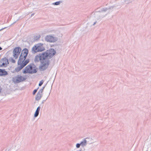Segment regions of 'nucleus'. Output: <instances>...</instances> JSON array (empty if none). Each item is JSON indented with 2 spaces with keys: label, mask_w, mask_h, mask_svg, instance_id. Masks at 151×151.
Here are the masks:
<instances>
[{
  "label": "nucleus",
  "mask_w": 151,
  "mask_h": 151,
  "mask_svg": "<svg viewBox=\"0 0 151 151\" xmlns=\"http://www.w3.org/2000/svg\"><path fill=\"white\" fill-rule=\"evenodd\" d=\"M56 52L53 49H49L41 54L36 56L34 58L35 62L40 61L39 68L41 71L47 69L50 64V59L55 55Z\"/></svg>",
  "instance_id": "f257e3e1"
},
{
  "label": "nucleus",
  "mask_w": 151,
  "mask_h": 151,
  "mask_svg": "<svg viewBox=\"0 0 151 151\" xmlns=\"http://www.w3.org/2000/svg\"><path fill=\"white\" fill-rule=\"evenodd\" d=\"M113 8V7L104 8L99 12H96L93 14H92L90 17L91 23L94 26L96 24L98 20L106 17Z\"/></svg>",
  "instance_id": "f03ea898"
},
{
  "label": "nucleus",
  "mask_w": 151,
  "mask_h": 151,
  "mask_svg": "<svg viewBox=\"0 0 151 151\" xmlns=\"http://www.w3.org/2000/svg\"><path fill=\"white\" fill-rule=\"evenodd\" d=\"M28 52V50L24 49L22 51L18 61V66L15 69L16 71L18 72L29 62L28 60H25Z\"/></svg>",
  "instance_id": "7ed1b4c3"
},
{
  "label": "nucleus",
  "mask_w": 151,
  "mask_h": 151,
  "mask_svg": "<svg viewBox=\"0 0 151 151\" xmlns=\"http://www.w3.org/2000/svg\"><path fill=\"white\" fill-rule=\"evenodd\" d=\"M50 32L52 34L47 35L45 38V40L47 42L55 43L63 36L62 33L59 30H52Z\"/></svg>",
  "instance_id": "20e7f679"
},
{
  "label": "nucleus",
  "mask_w": 151,
  "mask_h": 151,
  "mask_svg": "<svg viewBox=\"0 0 151 151\" xmlns=\"http://www.w3.org/2000/svg\"><path fill=\"white\" fill-rule=\"evenodd\" d=\"M45 50L44 45L41 43H38L35 45L32 49L33 53L42 52Z\"/></svg>",
  "instance_id": "39448f33"
},
{
  "label": "nucleus",
  "mask_w": 151,
  "mask_h": 151,
  "mask_svg": "<svg viewBox=\"0 0 151 151\" xmlns=\"http://www.w3.org/2000/svg\"><path fill=\"white\" fill-rule=\"evenodd\" d=\"M37 71V68L34 64H30L27 65L23 70L24 73H34Z\"/></svg>",
  "instance_id": "423d86ee"
},
{
  "label": "nucleus",
  "mask_w": 151,
  "mask_h": 151,
  "mask_svg": "<svg viewBox=\"0 0 151 151\" xmlns=\"http://www.w3.org/2000/svg\"><path fill=\"white\" fill-rule=\"evenodd\" d=\"M26 79L24 77L22 76L19 75L13 77L12 78V81L14 83H17L24 81Z\"/></svg>",
  "instance_id": "0eeeda50"
},
{
  "label": "nucleus",
  "mask_w": 151,
  "mask_h": 151,
  "mask_svg": "<svg viewBox=\"0 0 151 151\" xmlns=\"http://www.w3.org/2000/svg\"><path fill=\"white\" fill-rule=\"evenodd\" d=\"M21 49L19 47H16L13 51V56L15 59H17L21 51Z\"/></svg>",
  "instance_id": "6e6552de"
},
{
  "label": "nucleus",
  "mask_w": 151,
  "mask_h": 151,
  "mask_svg": "<svg viewBox=\"0 0 151 151\" xmlns=\"http://www.w3.org/2000/svg\"><path fill=\"white\" fill-rule=\"evenodd\" d=\"M8 64V60L6 58L2 59L0 60V67H6Z\"/></svg>",
  "instance_id": "1a4fd4ad"
},
{
  "label": "nucleus",
  "mask_w": 151,
  "mask_h": 151,
  "mask_svg": "<svg viewBox=\"0 0 151 151\" xmlns=\"http://www.w3.org/2000/svg\"><path fill=\"white\" fill-rule=\"evenodd\" d=\"M89 139V138H86L85 139H84L83 141L80 143L82 147L85 146L87 145V141L86 139Z\"/></svg>",
  "instance_id": "9d476101"
},
{
  "label": "nucleus",
  "mask_w": 151,
  "mask_h": 151,
  "mask_svg": "<svg viewBox=\"0 0 151 151\" xmlns=\"http://www.w3.org/2000/svg\"><path fill=\"white\" fill-rule=\"evenodd\" d=\"M40 108L41 107L40 106L37 108L34 114V117L35 118L37 117L38 116Z\"/></svg>",
  "instance_id": "9b49d317"
},
{
  "label": "nucleus",
  "mask_w": 151,
  "mask_h": 151,
  "mask_svg": "<svg viewBox=\"0 0 151 151\" xmlns=\"http://www.w3.org/2000/svg\"><path fill=\"white\" fill-rule=\"evenodd\" d=\"M7 74V72L4 70L0 69V76H6Z\"/></svg>",
  "instance_id": "f8f14e48"
},
{
  "label": "nucleus",
  "mask_w": 151,
  "mask_h": 151,
  "mask_svg": "<svg viewBox=\"0 0 151 151\" xmlns=\"http://www.w3.org/2000/svg\"><path fill=\"white\" fill-rule=\"evenodd\" d=\"M62 3V1H58L57 2H56L55 3H53L52 4V5H60Z\"/></svg>",
  "instance_id": "ddd939ff"
},
{
  "label": "nucleus",
  "mask_w": 151,
  "mask_h": 151,
  "mask_svg": "<svg viewBox=\"0 0 151 151\" xmlns=\"http://www.w3.org/2000/svg\"><path fill=\"white\" fill-rule=\"evenodd\" d=\"M41 95H36L35 97V99L36 100L38 101L41 99Z\"/></svg>",
  "instance_id": "4468645a"
},
{
  "label": "nucleus",
  "mask_w": 151,
  "mask_h": 151,
  "mask_svg": "<svg viewBox=\"0 0 151 151\" xmlns=\"http://www.w3.org/2000/svg\"><path fill=\"white\" fill-rule=\"evenodd\" d=\"M43 82H44L43 80H42L41 81H40V83L39 84V86H41L42 84L43 83Z\"/></svg>",
  "instance_id": "2eb2a0df"
},
{
  "label": "nucleus",
  "mask_w": 151,
  "mask_h": 151,
  "mask_svg": "<svg viewBox=\"0 0 151 151\" xmlns=\"http://www.w3.org/2000/svg\"><path fill=\"white\" fill-rule=\"evenodd\" d=\"M124 2L126 3H128L130 2V0H123Z\"/></svg>",
  "instance_id": "dca6fc26"
},
{
  "label": "nucleus",
  "mask_w": 151,
  "mask_h": 151,
  "mask_svg": "<svg viewBox=\"0 0 151 151\" xmlns=\"http://www.w3.org/2000/svg\"><path fill=\"white\" fill-rule=\"evenodd\" d=\"M81 145L80 143H77L76 144V147L77 148H79L80 147Z\"/></svg>",
  "instance_id": "f3484780"
},
{
  "label": "nucleus",
  "mask_w": 151,
  "mask_h": 151,
  "mask_svg": "<svg viewBox=\"0 0 151 151\" xmlns=\"http://www.w3.org/2000/svg\"><path fill=\"white\" fill-rule=\"evenodd\" d=\"M42 91H43V89H41L38 92V93H39V94L42 93Z\"/></svg>",
  "instance_id": "a211bd4d"
},
{
  "label": "nucleus",
  "mask_w": 151,
  "mask_h": 151,
  "mask_svg": "<svg viewBox=\"0 0 151 151\" xmlns=\"http://www.w3.org/2000/svg\"><path fill=\"white\" fill-rule=\"evenodd\" d=\"M37 89H35L34 91H33V94H35V93L37 91Z\"/></svg>",
  "instance_id": "6ab92c4d"
},
{
  "label": "nucleus",
  "mask_w": 151,
  "mask_h": 151,
  "mask_svg": "<svg viewBox=\"0 0 151 151\" xmlns=\"http://www.w3.org/2000/svg\"><path fill=\"white\" fill-rule=\"evenodd\" d=\"M50 89H49L48 90V92L47 93H46L50 94Z\"/></svg>",
  "instance_id": "aec40b11"
},
{
  "label": "nucleus",
  "mask_w": 151,
  "mask_h": 151,
  "mask_svg": "<svg viewBox=\"0 0 151 151\" xmlns=\"http://www.w3.org/2000/svg\"><path fill=\"white\" fill-rule=\"evenodd\" d=\"M48 97V96L47 97L45 100H43V102H42V103H43L44 102H45V101L47 99Z\"/></svg>",
  "instance_id": "412c9836"
},
{
  "label": "nucleus",
  "mask_w": 151,
  "mask_h": 151,
  "mask_svg": "<svg viewBox=\"0 0 151 151\" xmlns=\"http://www.w3.org/2000/svg\"><path fill=\"white\" fill-rule=\"evenodd\" d=\"M12 62L13 63H14L15 62V61L14 60L12 59Z\"/></svg>",
  "instance_id": "4be33fe9"
},
{
  "label": "nucleus",
  "mask_w": 151,
  "mask_h": 151,
  "mask_svg": "<svg viewBox=\"0 0 151 151\" xmlns=\"http://www.w3.org/2000/svg\"><path fill=\"white\" fill-rule=\"evenodd\" d=\"M5 28H3L1 29H0V31L3 30V29H5Z\"/></svg>",
  "instance_id": "5701e85b"
},
{
  "label": "nucleus",
  "mask_w": 151,
  "mask_h": 151,
  "mask_svg": "<svg viewBox=\"0 0 151 151\" xmlns=\"http://www.w3.org/2000/svg\"><path fill=\"white\" fill-rule=\"evenodd\" d=\"M2 50V48L0 47V50Z\"/></svg>",
  "instance_id": "b1692460"
},
{
  "label": "nucleus",
  "mask_w": 151,
  "mask_h": 151,
  "mask_svg": "<svg viewBox=\"0 0 151 151\" xmlns=\"http://www.w3.org/2000/svg\"><path fill=\"white\" fill-rule=\"evenodd\" d=\"M1 89H0V92H1Z\"/></svg>",
  "instance_id": "393cba45"
}]
</instances>
